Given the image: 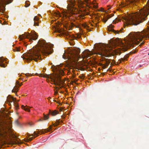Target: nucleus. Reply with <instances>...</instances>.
I'll use <instances>...</instances> for the list:
<instances>
[{
    "mask_svg": "<svg viewBox=\"0 0 149 149\" xmlns=\"http://www.w3.org/2000/svg\"><path fill=\"white\" fill-rule=\"evenodd\" d=\"M78 4L79 10L75 7V0H71L68 3L67 10H63L61 14L58 12H54L53 15L57 17H62L65 21L69 19L75 21V19L81 20L84 19L86 15H89L91 20H89V23H84L82 25L84 28L90 31L91 27L97 26L98 22L92 19L93 18H95V16L89 13L88 9L92 7L94 9L97 8V4L96 3L95 0H94L91 3L90 0H78Z\"/></svg>",
    "mask_w": 149,
    "mask_h": 149,
    "instance_id": "obj_2",
    "label": "nucleus"
},
{
    "mask_svg": "<svg viewBox=\"0 0 149 149\" xmlns=\"http://www.w3.org/2000/svg\"><path fill=\"white\" fill-rule=\"evenodd\" d=\"M53 45L47 43L44 40H40L35 47L30 49L28 52L24 54L22 57L26 62H29L32 60L35 61L41 59L40 53L46 55L52 53Z\"/></svg>",
    "mask_w": 149,
    "mask_h": 149,
    "instance_id": "obj_4",
    "label": "nucleus"
},
{
    "mask_svg": "<svg viewBox=\"0 0 149 149\" xmlns=\"http://www.w3.org/2000/svg\"><path fill=\"white\" fill-rule=\"evenodd\" d=\"M148 55H149V53H148Z\"/></svg>",
    "mask_w": 149,
    "mask_h": 149,
    "instance_id": "obj_44",
    "label": "nucleus"
},
{
    "mask_svg": "<svg viewBox=\"0 0 149 149\" xmlns=\"http://www.w3.org/2000/svg\"><path fill=\"white\" fill-rule=\"evenodd\" d=\"M113 25L112 24L110 25L108 27V30L109 31L113 32L115 33L116 34H119L123 32V29L122 28H121V29L119 31H115L113 29Z\"/></svg>",
    "mask_w": 149,
    "mask_h": 149,
    "instance_id": "obj_12",
    "label": "nucleus"
},
{
    "mask_svg": "<svg viewBox=\"0 0 149 149\" xmlns=\"http://www.w3.org/2000/svg\"><path fill=\"white\" fill-rule=\"evenodd\" d=\"M79 53L80 50L78 49L71 48L65 52L63 57L65 59H68L70 61V64L72 68L83 71L85 70L86 67L81 61L84 58L89 57L93 53L88 50H86L81 54V58L79 55Z\"/></svg>",
    "mask_w": 149,
    "mask_h": 149,
    "instance_id": "obj_3",
    "label": "nucleus"
},
{
    "mask_svg": "<svg viewBox=\"0 0 149 149\" xmlns=\"http://www.w3.org/2000/svg\"><path fill=\"white\" fill-rule=\"evenodd\" d=\"M49 114L52 115V116H54L58 113V112L56 110H55L53 111H52L50 110H49Z\"/></svg>",
    "mask_w": 149,
    "mask_h": 149,
    "instance_id": "obj_22",
    "label": "nucleus"
},
{
    "mask_svg": "<svg viewBox=\"0 0 149 149\" xmlns=\"http://www.w3.org/2000/svg\"><path fill=\"white\" fill-rule=\"evenodd\" d=\"M59 124V122L56 121L55 123L53 125L54 127H55V126H57V125H58Z\"/></svg>",
    "mask_w": 149,
    "mask_h": 149,
    "instance_id": "obj_31",
    "label": "nucleus"
},
{
    "mask_svg": "<svg viewBox=\"0 0 149 149\" xmlns=\"http://www.w3.org/2000/svg\"><path fill=\"white\" fill-rule=\"evenodd\" d=\"M149 25V21L148 23ZM148 29L141 32L131 33L122 42L121 39L117 38L110 41L109 45L100 44L94 54L100 57H109L111 55L120 54L121 51H125L130 48L134 44H138L146 38H149V27Z\"/></svg>",
    "mask_w": 149,
    "mask_h": 149,
    "instance_id": "obj_1",
    "label": "nucleus"
},
{
    "mask_svg": "<svg viewBox=\"0 0 149 149\" xmlns=\"http://www.w3.org/2000/svg\"><path fill=\"white\" fill-rule=\"evenodd\" d=\"M31 108V107H29L27 105L24 106V105H22L21 106V108L22 109L29 112H30V109Z\"/></svg>",
    "mask_w": 149,
    "mask_h": 149,
    "instance_id": "obj_18",
    "label": "nucleus"
},
{
    "mask_svg": "<svg viewBox=\"0 0 149 149\" xmlns=\"http://www.w3.org/2000/svg\"><path fill=\"white\" fill-rule=\"evenodd\" d=\"M51 99V98L50 97H49L47 98V99L49 101L50 99Z\"/></svg>",
    "mask_w": 149,
    "mask_h": 149,
    "instance_id": "obj_37",
    "label": "nucleus"
},
{
    "mask_svg": "<svg viewBox=\"0 0 149 149\" xmlns=\"http://www.w3.org/2000/svg\"><path fill=\"white\" fill-rule=\"evenodd\" d=\"M38 36L34 31H32L31 33L26 32L24 34L20 35L19 36V40L22 41L26 38H27L29 42L36 40Z\"/></svg>",
    "mask_w": 149,
    "mask_h": 149,
    "instance_id": "obj_8",
    "label": "nucleus"
},
{
    "mask_svg": "<svg viewBox=\"0 0 149 149\" xmlns=\"http://www.w3.org/2000/svg\"><path fill=\"white\" fill-rule=\"evenodd\" d=\"M144 43V41H143L141 43V44L139 45V46H141L142 45H143V44Z\"/></svg>",
    "mask_w": 149,
    "mask_h": 149,
    "instance_id": "obj_35",
    "label": "nucleus"
},
{
    "mask_svg": "<svg viewBox=\"0 0 149 149\" xmlns=\"http://www.w3.org/2000/svg\"><path fill=\"white\" fill-rule=\"evenodd\" d=\"M21 79V78H19V80L17 81L16 83V85L14 87L12 91L13 92L16 93L18 91L19 87L21 86L22 85V82H21V83L20 84L19 81V80H20Z\"/></svg>",
    "mask_w": 149,
    "mask_h": 149,
    "instance_id": "obj_13",
    "label": "nucleus"
},
{
    "mask_svg": "<svg viewBox=\"0 0 149 149\" xmlns=\"http://www.w3.org/2000/svg\"><path fill=\"white\" fill-rule=\"evenodd\" d=\"M127 56H125L124 58H121L118 60V62L119 63H121L127 60Z\"/></svg>",
    "mask_w": 149,
    "mask_h": 149,
    "instance_id": "obj_25",
    "label": "nucleus"
},
{
    "mask_svg": "<svg viewBox=\"0 0 149 149\" xmlns=\"http://www.w3.org/2000/svg\"><path fill=\"white\" fill-rule=\"evenodd\" d=\"M61 24L60 22H58V24H56L55 26V32L58 33L59 34L57 35L59 36H61L64 34L65 33V32L62 29L60 28L59 27V25Z\"/></svg>",
    "mask_w": 149,
    "mask_h": 149,
    "instance_id": "obj_11",
    "label": "nucleus"
},
{
    "mask_svg": "<svg viewBox=\"0 0 149 149\" xmlns=\"http://www.w3.org/2000/svg\"><path fill=\"white\" fill-rule=\"evenodd\" d=\"M54 22V20H52V21H51V23H52L53 22Z\"/></svg>",
    "mask_w": 149,
    "mask_h": 149,
    "instance_id": "obj_39",
    "label": "nucleus"
},
{
    "mask_svg": "<svg viewBox=\"0 0 149 149\" xmlns=\"http://www.w3.org/2000/svg\"><path fill=\"white\" fill-rule=\"evenodd\" d=\"M11 123L8 116L0 122V141L4 144L13 145L19 143L20 139L11 132Z\"/></svg>",
    "mask_w": 149,
    "mask_h": 149,
    "instance_id": "obj_5",
    "label": "nucleus"
},
{
    "mask_svg": "<svg viewBox=\"0 0 149 149\" xmlns=\"http://www.w3.org/2000/svg\"><path fill=\"white\" fill-rule=\"evenodd\" d=\"M34 26H38V24L40 22L39 20V18L38 16H35L34 19Z\"/></svg>",
    "mask_w": 149,
    "mask_h": 149,
    "instance_id": "obj_17",
    "label": "nucleus"
},
{
    "mask_svg": "<svg viewBox=\"0 0 149 149\" xmlns=\"http://www.w3.org/2000/svg\"><path fill=\"white\" fill-rule=\"evenodd\" d=\"M66 69L63 66V65L61 64L56 67L55 72L49 76L50 77L52 83L58 86L56 87V90H54V94L56 95L58 93V90L61 88H64L66 85L65 82V79L61 80V77L65 74L64 71H65Z\"/></svg>",
    "mask_w": 149,
    "mask_h": 149,
    "instance_id": "obj_7",
    "label": "nucleus"
},
{
    "mask_svg": "<svg viewBox=\"0 0 149 149\" xmlns=\"http://www.w3.org/2000/svg\"><path fill=\"white\" fill-rule=\"evenodd\" d=\"M85 76L84 74H82L81 75L79 76V77L82 79H84L85 78Z\"/></svg>",
    "mask_w": 149,
    "mask_h": 149,
    "instance_id": "obj_30",
    "label": "nucleus"
},
{
    "mask_svg": "<svg viewBox=\"0 0 149 149\" xmlns=\"http://www.w3.org/2000/svg\"><path fill=\"white\" fill-rule=\"evenodd\" d=\"M7 62L8 59L6 58H4L3 57L0 58V66L1 67H5Z\"/></svg>",
    "mask_w": 149,
    "mask_h": 149,
    "instance_id": "obj_15",
    "label": "nucleus"
},
{
    "mask_svg": "<svg viewBox=\"0 0 149 149\" xmlns=\"http://www.w3.org/2000/svg\"><path fill=\"white\" fill-rule=\"evenodd\" d=\"M125 1L126 0H125L124 1H123V2H121L120 4V6L121 7H125L128 4V3L127 2H126Z\"/></svg>",
    "mask_w": 149,
    "mask_h": 149,
    "instance_id": "obj_24",
    "label": "nucleus"
},
{
    "mask_svg": "<svg viewBox=\"0 0 149 149\" xmlns=\"http://www.w3.org/2000/svg\"><path fill=\"white\" fill-rule=\"evenodd\" d=\"M113 15H111H111H109L106 17H104L102 20L103 22L104 23H105L111 17L113 16Z\"/></svg>",
    "mask_w": 149,
    "mask_h": 149,
    "instance_id": "obj_21",
    "label": "nucleus"
},
{
    "mask_svg": "<svg viewBox=\"0 0 149 149\" xmlns=\"http://www.w3.org/2000/svg\"><path fill=\"white\" fill-rule=\"evenodd\" d=\"M27 81V80H26L25 81Z\"/></svg>",
    "mask_w": 149,
    "mask_h": 149,
    "instance_id": "obj_42",
    "label": "nucleus"
},
{
    "mask_svg": "<svg viewBox=\"0 0 149 149\" xmlns=\"http://www.w3.org/2000/svg\"><path fill=\"white\" fill-rule=\"evenodd\" d=\"M28 136H26V137H27L28 138L30 136H31V135H30L29 134H28Z\"/></svg>",
    "mask_w": 149,
    "mask_h": 149,
    "instance_id": "obj_38",
    "label": "nucleus"
},
{
    "mask_svg": "<svg viewBox=\"0 0 149 149\" xmlns=\"http://www.w3.org/2000/svg\"><path fill=\"white\" fill-rule=\"evenodd\" d=\"M106 63L104 64H102L101 63H100V65L102 66L103 69H104L106 68L107 66L109 65L110 62L109 61L106 60L105 61Z\"/></svg>",
    "mask_w": 149,
    "mask_h": 149,
    "instance_id": "obj_19",
    "label": "nucleus"
},
{
    "mask_svg": "<svg viewBox=\"0 0 149 149\" xmlns=\"http://www.w3.org/2000/svg\"><path fill=\"white\" fill-rule=\"evenodd\" d=\"M7 101L10 103L13 102H14L16 101V99L11 95H9L7 97Z\"/></svg>",
    "mask_w": 149,
    "mask_h": 149,
    "instance_id": "obj_16",
    "label": "nucleus"
},
{
    "mask_svg": "<svg viewBox=\"0 0 149 149\" xmlns=\"http://www.w3.org/2000/svg\"><path fill=\"white\" fill-rule=\"evenodd\" d=\"M24 75H25L26 76V78H27L28 77L31 76V75L30 74L28 73H26V74L22 73L20 75V77H22V79H21V80L22 81L23 80V79H24L23 78L24 77Z\"/></svg>",
    "mask_w": 149,
    "mask_h": 149,
    "instance_id": "obj_20",
    "label": "nucleus"
},
{
    "mask_svg": "<svg viewBox=\"0 0 149 149\" xmlns=\"http://www.w3.org/2000/svg\"><path fill=\"white\" fill-rule=\"evenodd\" d=\"M49 113L47 114H43V117L42 118V119L43 120H47L49 118Z\"/></svg>",
    "mask_w": 149,
    "mask_h": 149,
    "instance_id": "obj_23",
    "label": "nucleus"
},
{
    "mask_svg": "<svg viewBox=\"0 0 149 149\" xmlns=\"http://www.w3.org/2000/svg\"><path fill=\"white\" fill-rule=\"evenodd\" d=\"M28 124L30 126H33L34 125V123L32 122H30L28 123Z\"/></svg>",
    "mask_w": 149,
    "mask_h": 149,
    "instance_id": "obj_33",
    "label": "nucleus"
},
{
    "mask_svg": "<svg viewBox=\"0 0 149 149\" xmlns=\"http://www.w3.org/2000/svg\"><path fill=\"white\" fill-rule=\"evenodd\" d=\"M110 9V8L109 7L108 8V10H109Z\"/></svg>",
    "mask_w": 149,
    "mask_h": 149,
    "instance_id": "obj_40",
    "label": "nucleus"
},
{
    "mask_svg": "<svg viewBox=\"0 0 149 149\" xmlns=\"http://www.w3.org/2000/svg\"><path fill=\"white\" fill-rule=\"evenodd\" d=\"M33 137H30L29 138H28L27 139H25V140L26 141L28 142L31 141L33 139Z\"/></svg>",
    "mask_w": 149,
    "mask_h": 149,
    "instance_id": "obj_29",
    "label": "nucleus"
},
{
    "mask_svg": "<svg viewBox=\"0 0 149 149\" xmlns=\"http://www.w3.org/2000/svg\"><path fill=\"white\" fill-rule=\"evenodd\" d=\"M22 49V48L20 47H16L15 48L13 49V50L14 52H19Z\"/></svg>",
    "mask_w": 149,
    "mask_h": 149,
    "instance_id": "obj_26",
    "label": "nucleus"
},
{
    "mask_svg": "<svg viewBox=\"0 0 149 149\" xmlns=\"http://www.w3.org/2000/svg\"><path fill=\"white\" fill-rule=\"evenodd\" d=\"M98 11H99L103 12H107L105 11L103 8H101L100 9H98Z\"/></svg>",
    "mask_w": 149,
    "mask_h": 149,
    "instance_id": "obj_32",
    "label": "nucleus"
},
{
    "mask_svg": "<svg viewBox=\"0 0 149 149\" xmlns=\"http://www.w3.org/2000/svg\"><path fill=\"white\" fill-rule=\"evenodd\" d=\"M39 77H46L44 74H41L39 75Z\"/></svg>",
    "mask_w": 149,
    "mask_h": 149,
    "instance_id": "obj_34",
    "label": "nucleus"
},
{
    "mask_svg": "<svg viewBox=\"0 0 149 149\" xmlns=\"http://www.w3.org/2000/svg\"><path fill=\"white\" fill-rule=\"evenodd\" d=\"M43 120H42L41 119H39L38 120V121H42Z\"/></svg>",
    "mask_w": 149,
    "mask_h": 149,
    "instance_id": "obj_36",
    "label": "nucleus"
},
{
    "mask_svg": "<svg viewBox=\"0 0 149 149\" xmlns=\"http://www.w3.org/2000/svg\"><path fill=\"white\" fill-rule=\"evenodd\" d=\"M30 2L29 1H26L25 2V5L26 7H27L30 5Z\"/></svg>",
    "mask_w": 149,
    "mask_h": 149,
    "instance_id": "obj_28",
    "label": "nucleus"
},
{
    "mask_svg": "<svg viewBox=\"0 0 149 149\" xmlns=\"http://www.w3.org/2000/svg\"><path fill=\"white\" fill-rule=\"evenodd\" d=\"M52 130V126H50L48 128L45 130H42L40 131L35 132L33 134H32L31 136H34L35 137H37L40 134H44Z\"/></svg>",
    "mask_w": 149,
    "mask_h": 149,
    "instance_id": "obj_9",
    "label": "nucleus"
},
{
    "mask_svg": "<svg viewBox=\"0 0 149 149\" xmlns=\"http://www.w3.org/2000/svg\"><path fill=\"white\" fill-rule=\"evenodd\" d=\"M18 102V100L16 101L15 102H14V105L15 106L16 109L18 108L19 107V105L17 103V102Z\"/></svg>",
    "mask_w": 149,
    "mask_h": 149,
    "instance_id": "obj_27",
    "label": "nucleus"
},
{
    "mask_svg": "<svg viewBox=\"0 0 149 149\" xmlns=\"http://www.w3.org/2000/svg\"><path fill=\"white\" fill-rule=\"evenodd\" d=\"M149 14V0L146 5L139 9L136 12L132 13L124 18V25L128 26L133 24L137 25L143 22Z\"/></svg>",
    "mask_w": 149,
    "mask_h": 149,
    "instance_id": "obj_6",
    "label": "nucleus"
},
{
    "mask_svg": "<svg viewBox=\"0 0 149 149\" xmlns=\"http://www.w3.org/2000/svg\"><path fill=\"white\" fill-rule=\"evenodd\" d=\"M66 35L68 36L70 39L71 40H73L77 38H79L81 37V35L80 34L74 35L70 33H68L66 34Z\"/></svg>",
    "mask_w": 149,
    "mask_h": 149,
    "instance_id": "obj_14",
    "label": "nucleus"
},
{
    "mask_svg": "<svg viewBox=\"0 0 149 149\" xmlns=\"http://www.w3.org/2000/svg\"><path fill=\"white\" fill-rule=\"evenodd\" d=\"M60 93H63V92L62 91H61L60 92Z\"/></svg>",
    "mask_w": 149,
    "mask_h": 149,
    "instance_id": "obj_41",
    "label": "nucleus"
},
{
    "mask_svg": "<svg viewBox=\"0 0 149 149\" xmlns=\"http://www.w3.org/2000/svg\"><path fill=\"white\" fill-rule=\"evenodd\" d=\"M114 22H113V24H114Z\"/></svg>",
    "mask_w": 149,
    "mask_h": 149,
    "instance_id": "obj_43",
    "label": "nucleus"
},
{
    "mask_svg": "<svg viewBox=\"0 0 149 149\" xmlns=\"http://www.w3.org/2000/svg\"><path fill=\"white\" fill-rule=\"evenodd\" d=\"M13 0H0V12L3 13L5 10V5L12 2Z\"/></svg>",
    "mask_w": 149,
    "mask_h": 149,
    "instance_id": "obj_10",
    "label": "nucleus"
}]
</instances>
